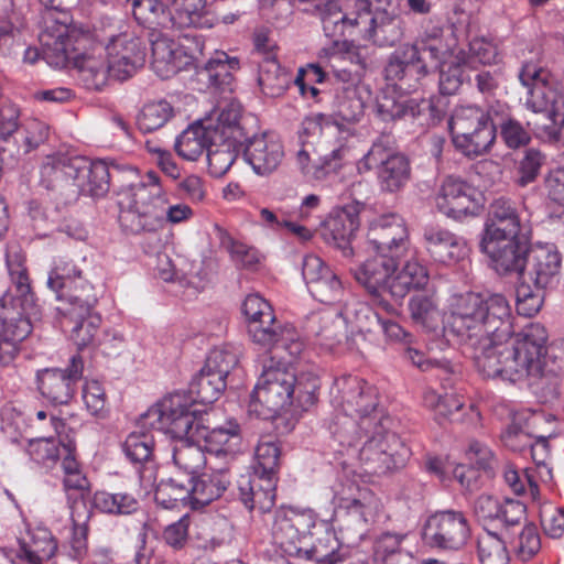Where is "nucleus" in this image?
<instances>
[{"label": "nucleus", "mask_w": 564, "mask_h": 564, "mask_svg": "<svg viewBox=\"0 0 564 564\" xmlns=\"http://www.w3.org/2000/svg\"><path fill=\"white\" fill-rule=\"evenodd\" d=\"M73 324L70 338L79 348L89 346L98 333L101 317L95 311L83 314L80 317L66 316Z\"/></svg>", "instance_id": "nucleus-61"}, {"label": "nucleus", "mask_w": 564, "mask_h": 564, "mask_svg": "<svg viewBox=\"0 0 564 564\" xmlns=\"http://www.w3.org/2000/svg\"><path fill=\"white\" fill-rule=\"evenodd\" d=\"M192 397L185 393H172L148 409L139 419L142 429L150 427L170 434L174 440L172 459L174 465L194 477L206 464L210 463L194 430L196 423Z\"/></svg>", "instance_id": "nucleus-3"}, {"label": "nucleus", "mask_w": 564, "mask_h": 564, "mask_svg": "<svg viewBox=\"0 0 564 564\" xmlns=\"http://www.w3.org/2000/svg\"><path fill=\"white\" fill-rule=\"evenodd\" d=\"M276 357H280L276 354ZM295 373L285 362L270 356L263 360V369L251 394L249 411L270 419L292 405Z\"/></svg>", "instance_id": "nucleus-11"}, {"label": "nucleus", "mask_w": 564, "mask_h": 564, "mask_svg": "<svg viewBox=\"0 0 564 564\" xmlns=\"http://www.w3.org/2000/svg\"><path fill=\"white\" fill-rule=\"evenodd\" d=\"M408 308L413 323L427 333L436 332L440 328L441 321L443 322L434 294L412 296Z\"/></svg>", "instance_id": "nucleus-49"}, {"label": "nucleus", "mask_w": 564, "mask_h": 564, "mask_svg": "<svg viewBox=\"0 0 564 564\" xmlns=\"http://www.w3.org/2000/svg\"><path fill=\"white\" fill-rule=\"evenodd\" d=\"M19 109L12 104L0 106V139L8 141L13 138L18 145V154H28L42 144L48 133L47 126L36 119L19 124Z\"/></svg>", "instance_id": "nucleus-22"}, {"label": "nucleus", "mask_w": 564, "mask_h": 564, "mask_svg": "<svg viewBox=\"0 0 564 564\" xmlns=\"http://www.w3.org/2000/svg\"><path fill=\"white\" fill-rule=\"evenodd\" d=\"M173 116V108L166 100L151 101L141 109L137 123L141 131L151 132L162 128Z\"/></svg>", "instance_id": "nucleus-59"}, {"label": "nucleus", "mask_w": 564, "mask_h": 564, "mask_svg": "<svg viewBox=\"0 0 564 564\" xmlns=\"http://www.w3.org/2000/svg\"><path fill=\"white\" fill-rule=\"evenodd\" d=\"M334 503L364 523L373 517L379 507L375 494L355 480L341 481L335 487Z\"/></svg>", "instance_id": "nucleus-30"}, {"label": "nucleus", "mask_w": 564, "mask_h": 564, "mask_svg": "<svg viewBox=\"0 0 564 564\" xmlns=\"http://www.w3.org/2000/svg\"><path fill=\"white\" fill-rule=\"evenodd\" d=\"M240 355V346L234 344L216 347L209 352L205 367L207 370L226 379L230 371L238 365Z\"/></svg>", "instance_id": "nucleus-58"}, {"label": "nucleus", "mask_w": 564, "mask_h": 564, "mask_svg": "<svg viewBox=\"0 0 564 564\" xmlns=\"http://www.w3.org/2000/svg\"><path fill=\"white\" fill-rule=\"evenodd\" d=\"M480 249L486 253L497 272L509 273L521 271L530 249L519 237L510 240L480 241Z\"/></svg>", "instance_id": "nucleus-34"}, {"label": "nucleus", "mask_w": 564, "mask_h": 564, "mask_svg": "<svg viewBox=\"0 0 564 564\" xmlns=\"http://www.w3.org/2000/svg\"><path fill=\"white\" fill-rule=\"evenodd\" d=\"M519 80L525 89L524 106L535 113H545L552 126L546 127L551 140L560 139L564 127V97L547 82L544 70L532 63H525L519 73Z\"/></svg>", "instance_id": "nucleus-12"}, {"label": "nucleus", "mask_w": 564, "mask_h": 564, "mask_svg": "<svg viewBox=\"0 0 564 564\" xmlns=\"http://www.w3.org/2000/svg\"><path fill=\"white\" fill-rule=\"evenodd\" d=\"M330 395L333 405L346 415L341 432L359 429L368 434L370 429H375L380 433L379 425L386 419L379 409V395L373 386L358 377L343 376L335 380Z\"/></svg>", "instance_id": "nucleus-8"}, {"label": "nucleus", "mask_w": 564, "mask_h": 564, "mask_svg": "<svg viewBox=\"0 0 564 564\" xmlns=\"http://www.w3.org/2000/svg\"><path fill=\"white\" fill-rule=\"evenodd\" d=\"M204 41L200 36L185 35L177 46L160 35L152 41V68L162 79L177 74L189 64L198 67L199 58L204 55Z\"/></svg>", "instance_id": "nucleus-16"}, {"label": "nucleus", "mask_w": 564, "mask_h": 564, "mask_svg": "<svg viewBox=\"0 0 564 564\" xmlns=\"http://www.w3.org/2000/svg\"><path fill=\"white\" fill-rule=\"evenodd\" d=\"M359 225V217L355 208L345 207L327 218L322 235L326 242L340 249L345 257H350L354 254L350 241Z\"/></svg>", "instance_id": "nucleus-37"}, {"label": "nucleus", "mask_w": 564, "mask_h": 564, "mask_svg": "<svg viewBox=\"0 0 564 564\" xmlns=\"http://www.w3.org/2000/svg\"><path fill=\"white\" fill-rule=\"evenodd\" d=\"M93 502L96 509L109 514H131L139 508L138 500L127 492L97 491Z\"/></svg>", "instance_id": "nucleus-56"}, {"label": "nucleus", "mask_w": 564, "mask_h": 564, "mask_svg": "<svg viewBox=\"0 0 564 564\" xmlns=\"http://www.w3.org/2000/svg\"><path fill=\"white\" fill-rule=\"evenodd\" d=\"M306 330L316 338L319 346L333 350L346 337V323L337 312L312 313L306 322Z\"/></svg>", "instance_id": "nucleus-39"}, {"label": "nucleus", "mask_w": 564, "mask_h": 564, "mask_svg": "<svg viewBox=\"0 0 564 564\" xmlns=\"http://www.w3.org/2000/svg\"><path fill=\"white\" fill-rule=\"evenodd\" d=\"M274 333L275 334L271 336L272 339L260 346L267 350H285L293 358L301 356L305 346L297 332L292 326L280 323L275 326Z\"/></svg>", "instance_id": "nucleus-62"}, {"label": "nucleus", "mask_w": 564, "mask_h": 564, "mask_svg": "<svg viewBox=\"0 0 564 564\" xmlns=\"http://www.w3.org/2000/svg\"><path fill=\"white\" fill-rule=\"evenodd\" d=\"M425 246L430 256L437 262L452 264L466 254L463 238L446 229L429 228L424 232Z\"/></svg>", "instance_id": "nucleus-40"}, {"label": "nucleus", "mask_w": 564, "mask_h": 564, "mask_svg": "<svg viewBox=\"0 0 564 564\" xmlns=\"http://www.w3.org/2000/svg\"><path fill=\"white\" fill-rule=\"evenodd\" d=\"M497 112L495 106H491L487 112L476 106L457 107L449 120L453 142L458 138L465 141L464 135H467L468 131L473 130L475 127H480V123L488 120H495L494 115H497Z\"/></svg>", "instance_id": "nucleus-47"}, {"label": "nucleus", "mask_w": 564, "mask_h": 564, "mask_svg": "<svg viewBox=\"0 0 564 564\" xmlns=\"http://www.w3.org/2000/svg\"><path fill=\"white\" fill-rule=\"evenodd\" d=\"M210 128L195 122L188 126L175 140V151L188 161H195L208 148Z\"/></svg>", "instance_id": "nucleus-50"}, {"label": "nucleus", "mask_w": 564, "mask_h": 564, "mask_svg": "<svg viewBox=\"0 0 564 564\" xmlns=\"http://www.w3.org/2000/svg\"><path fill=\"white\" fill-rule=\"evenodd\" d=\"M359 31L365 39L380 46H392L403 35L402 21L386 9L375 8L371 0H357Z\"/></svg>", "instance_id": "nucleus-21"}, {"label": "nucleus", "mask_w": 564, "mask_h": 564, "mask_svg": "<svg viewBox=\"0 0 564 564\" xmlns=\"http://www.w3.org/2000/svg\"><path fill=\"white\" fill-rule=\"evenodd\" d=\"M296 557L314 561L316 564H336L343 561L334 534L323 529L319 532L311 530Z\"/></svg>", "instance_id": "nucleus-44"}, {"label": "nucleus", "mask_w": 564, "mask_h": 564, "mask_svg": "<svg viewBox=\"0 0 564 564\" xmlns=\"http://www.w3.org/2000/svg\"><path fill=\"white\" fill-rule=\"evenodd\" d=\"M78 170L74 178V185L78 189V197L86 195L95 198L104 197L110 188V174L108 166L101 162H89L77 156Z\"/></svg>", "instance_id": "nucleus-38"}, {"label": "nucleus", "mask_w": 564, "mask_h": 564, "mask_svg": "<svg viewBox=\"0 0 564 564\" xmlns=\"http://www.w3.org/2000/svg\"><path fill=\"white\" fill-rule=\"evenodd\" d=\"M555 435V416L542 411L525 410L513 416L502 435L507 447L522 451L531 438H550Z\"/></svg>", "instance_id": "nucleus-24"}, {"label": "nucleus", "mask_w": 564, "mask_h": 564, "mask_svg": "<svg viewBox=\"0 0 564 564\" xmlns=\"http://www.w3.org/2000/svg\"><path fill=\"white\" fill-rule=\"evenodd\" d=\"M132 14L137 22L150 30L171 29V14L160 0H133Z\"/></svg>", "instance_id": "nucleus-51"}, {"label": "nucleus", "mask_w": 564, "mask_h": 564, "mask_svg": "<svg viewBox=\"0 0 564 564\" xmlns=\"http://www.w3.org/2000/svg\"><path fill=\"white\" fill-rule=\"evenodd\" d=\"M308 4L304 10L317 15L321 20L324 34L328 37H337L346 34V31L359 29L360 14L355 2L354 11L346 14L335 0H299Z\"/></svg>", "instance_id": "nucleus-33"}, {"label": "nucleus", "mask_w": 564, "mask_h": 564, "mask_svg": "<svg viewBox=\"0 0 564 564\" xmlns=\"http://www.w3.org/2000/svg\"><path fill=\"white\" fill-rule=\"evenodd\" d=\"M85 40L83 32L69 25L67 13H45L39 34L43 59L54 68L73 66L88 89L100 90L110 78L115 79V69L100 46L77 53Z\"/></svg>", "instance_id": "nucleus-1"}, {"label": "nucleus", "mask_w": 564, "mask_h": 564, "mask_svg": "<svg viewBox=\"0 0 564 564\" xmlns=\"http://www.w3.org/2000/svg\"><path fill=\"white\" fill-rule=\"evenodd\" d=\"M547 333L540 324L525 326L514 338L508 339L507 372L512 382L528 379L531 386L555 394L560 376L564 373V341L546 345Z\"/></svg>", "instance_id": "nucleus-4"}, {"label": "nucleus", "mask_w": 564, "mask_h": 564, "mask_svg": "<svg viewBox=\"0 0 564 564\" xmlns=\"http://www.w3.org/2000/svg\"><path fill=\"white\" fill-rule=\"evenodd\" d=\"M121 226L132 232L154 231L164 220L167 196L154 172L143 178L122 184L117 191Z\"/></svg>", "instance_id": "nucleus-7"}, {"label": "nucleus", "mask_w": 564, "mask_h": 564, "mask_svg": "<svg viewBox=\"0 0 564 564\" xmlns=\"http://www.w3.org/2000/svg\"><path fill=\"white\" fill-rule=\"evenodd\" d=\"M28 454L33 462L45 467L52 468L62 456V445L59 436L32 440L28 446Z\"/></svg>", "instance_id": "nucleus-63"}, {"label": "nucleus", "mask_w": 564, "mask_h": 564, "mask_svg": "<svg viewBox=\"0 0 564 564\" xmlns=\"http://www.w3.org/2000/svg\"><path fill=\"white\" fill-rule=\"evenodd\" d=\"M512 538L486 532L478 539V556L481 564H509L507 543Z\"/></svg>", "instance_id": "nucleus-55"}, {"label": "nucleus", "mask_w": 564, "mask_h": 564, "mask_svg": "<svg viewBox=\"0 0 564 564\" xmlns=\"http://www.w3.org/2000/svg\"><path fill=\"white\" fill-rule=\"evenodd\" d=\"M238 67V59L229 57L225 52H215L204 63L199 74L205 76L214 87L228 86L231 82V70Z\"/></svg>", "instance_id": "nucleus-54"}, {"label": "nucleus", "mask_w": 564, "mask_h": 564, "mask_svg": "<svg viewBox=\"0 0 564 564\" xmlns=\"http://www.w3.org/2000/svg\"><path fill=\"white\" fill-rule=\"evenodd\" d=\"M511 307L501 294L453 295L443 314V332L464 347H478L489 336L507 338L513 334Z\"/></svg>", "instance_id": "nucleus-2"}, {"label": "nucleus", "mask_w": 564, "mask_h": 564, "mask_svg": "<svg viewBox=\"0 0 564 564\" xmlns=\"http://www.w3.org/2000/svg\"><path fill=\"white\" fill-rule=\"evenodd\" d=\"M25 22L21 13L14 9L0 22V54L11 55L15 46L20 45V33Z\"/></svg>", "instance_id": "nucleus-64"}, {"label": "nucleus", "mask_w": 564, "mask_h": 564, "mask_svg": "<svg viewBox=\"0 0 564 564\" xmlns=\"http://www.w3.org/2000/svg\"><path fill=\"white\" fill-rule=\"evenodd\" d=\"M242 312L248 321V332L257 345L267 344L273 336L276 321L273 310L259 294H249L242 304Z\"/></svg>", "instance_id": "nucleus-35"}, {"label": "nucleus", "mask_w": 564, "mask_h": 564, "mask_svg": "<svg viewBox=\"0 0 564 564\" xmlns=\"http://www.w3.org/2000/svg\"><path fill=\"white\" fill-rule=\"evenodd\" d=\"M369 248L390 259H403L410 256L412 245L404 219L397 214H384L369 223L367 232Z\"/></svg>", "instance_id": "nucleus-17"}, {"label": "nucleus", "mask_w": 564, "mask_h": 564, "mask_svg": "<svg viewBox=\"0 0 564 564\" xmlns=\"http://www.w3.org/2000/svg\"><path fill=\"white\" fill-rule=\"evenodd\" d=\"M188 484L192 489L193 509H199L218 499L228 489L230 476L227 467L214 466L210 474L189 477Z\"/></svg>", "instance_id": "nucleus-41"}, {"label": "nucleus", "mask_w": 564, "mask_h": 564, "mask_svg": "<svg viewBox=\"0 0 564 564\" xmlns=\"http://www.w3.org/2000/svg\"><path fill=\"white\" fill-rule=\"evenodd\" d=\"M8 269L15 294L4 295L0 301V362L3 366L14 360L21 343L31 334L30 314L34 308L25 269L10 259Z\"/></svg>", "instance_id": "nucleus-6"}, {"label": "nucleus", "mask_w": 564, "mask_h": 564, "mask_svg": "<svg viewBox=\"0 0 564 564\" xmlns=\"http://www.w3.org/2000/svg\"><path fill=\"white\" fill-rule=\"evenodd\" d=\"M454 40L443 28L427 25L412 44L401 46L386 67L388 80L399 82L401 89H414L416 83L454 57Z\"/></svg>", "instance_id": "nucleus-5"}, {"label": "nucleus", "mask_w": 564, "mask_h": 564, "mask_svg": "<svg viewBox=\"0 0 564 564\" xmlns=\"http://www.w3.org/2000/svg\"><path fill=\"white\" fill-rule=\"evenodd\" d=\"M414 107H416V98L383 94L377 101V113L383 121L413 118Z\"/></svg>", "instance_id": "nucleus-57"}, {"label": "nucleus", "mask_w": 564, "mask_h": 564, "mask_svg": "<svg viewBox=\"0 0 564 564\" xmlns=\"http://www.w3.org/2000/svg\"><path fill=\"white\" fill-rule=\"evenodd\" d=\"M561 256L545 247L530 249L524 265L519 273V281L545 290L557 282Z\"/></svg>", "instance_id": "nucleus-28"}, {"label": "nucleus", "mask_w": 564, "mask_h": 564, "mask_svg": "<svg viewBox=\"0 0 564 564\" xmlns=\"http://www.w3.org/2000/svg\"><path fill=\"white\" fill-rule=\"evenodd\" d=\"M507 338L489 336L488 343L480 344L478 347H465L470 350L471 357L478 371L486 378H500L501 380L512 382V376L506 371L508 368L509 346Z\"/></svg>", "instance_id": "nucleus-31"}, {"label": "nucleus", "mask_w": 564, "mask_h": 564, "mask_svg": "<svg viewBox=\"0 0 564 564\" xmlns=\"http://www.w3.org/2000/svg\"><path fill=\"white\" fill-rule=\"evenodd\" d=\"M95 37L115 69V79L126 80L143 66L147 56L145 43L123 21H100V25L95 29Z\"/></svg>", "instance_id": "nucleus-9"}, {"label": "nucleus", "mask_w": 564, "mask_h": 564, "mask_svg": "<svg viewBox=\"0 0 564 564\" xmlns=\"http://www.w3.org/2000/svg\"><path fill=\"white\" fill-rule=\"evenodd\" d=\"M172 28H212L215 19L206 8L205 0H172L170 9Z\"/></svg>", "instance_id": "nucleus-45"}, {"label": "nucleus", "mask_w": 564, "mask_h": 564, "mask_svg": "<svg viewBox=\"0 0 564 564\" xmlns=\"http://www.w3.org/2000/svg\"><path fill=\"white\" fill-rule=\"evenodd\" d=\"M83 376V360L73 356L65 369L45 368L36 372L37 389L53 404H67L74 397L76 383Z\"/></svg>", "instance_id": "nucleus-25"}, {"label": "nucleus", "mask_w": 564, "mask_h": 564, "mask_svg": "<svg viewBox=\"0 0 564 564\" xmlns=\"http://www.w3.org/2000/svg\"><path fill=\"white\" fill-rule=\"evenodd\" d=\"M284 156L281 142L269 133L254 135L249 139L245 148L246 161L259 175L272 173Z\"/></svg>", "instance_id": "nucleus-36"}, {"label": "nucleus", "mask_w": 564, "mask_h": 564, "mask_svg": "<svg viewBox=\"0 0 564 564\" xmlns=\"http://www.w3.org/2000/svg\"><path fill=\"white\" fill-rule=\"evenodd\" d=\"M57 544L46 530L32 534L30 542H21L12 558L13 564H42L56 552Z\"/></svg>", "instance_id": "nucleus-46"}, {"label": "nucleus", "mask_w": 564, "mask_h": 564, "mask_svg": "<svg viewBox=\"0 0 564 564\" xmlns=\"http://www.w3.org/2000/svg\"><path fill=\"white\" fill-rule=\"evenodd\" d=\"M258 83L267 96L279 97L292 84V75L280 66L275 57L268 55L259 64Z\"/></svg>", "instance_id": "nucleus-48"}, {"label": "nucleus", "mask_w": 564, "mask_h": 564, "mask_svg": "<svg viewBox=\"0 0 564 564\" xmlns=\"http://www.w3.org/2000/svg\"><path fill=\"white\" fill-rule=\"evenodd\" d=\"M314 529L316 514L310 509L275 511L271 528V547L267 550L271 564H288L290 557H296L303 541Z\"/></svg>", "instance_id": "nucleus-13"}, {"label": "nucleus", "mask_w": 564, "mask_h": 564, "mask_svg": "<svg viewBox=\"0 0 564 564\" xmlns=\"http://www.w3.org/2000/svg\"><path fill=\"white\" fill-rule=\"evenodd\" d=\"M520 215L514 203L508 198L495 199L488 213L481 241L510 240L519 237Z\"/></svg>", "instance_id": "nucleus-32"}, {"label": "nucleus", "mask_w": 564, "mask_h": 564, "mask_svg": "<svg viewBox=\"0 0 564 564\" xmlns=\"http://www.w3.org/2000/svg\"><path fill=\"white\" fill-rule=\"evenodd\" d=\"M389 135L379 137L368 152L357 162V171L365 174L377 169L380 188L393 193L402 188L410 178V162L395 151Z\"/></svg>", "instance_id": "nucleus-15"}, {"label": "nucleus", "mask_w": 564, "mask_h": 564, "mask_svg": "<svg viewBox=\"0 0 564 564\" xmlns=\"http://www.w3.org/2000/svg\"><path fill=\"white\" fill-rule=\"evenodd\" d=\"M464 137L465 141L458 138L453 142L457 150L466 156H479L485 154L491 148L496 139L495 120L480 123V127H475Z\"/></svg>", "instance_id": "nucleus-52"}, {"label": "nucleus", "mask_w": 564, "mask_h": 564, "mask_svg": "<svg viewBox=\"0 0 564 564\" xmlns=\"http://www.w3.org/2000/svg\"><path fill=\"white\" fill-rule=\"evenodd\" d=\"M226 379L207 370L204 366L199 373L192 380L189 392L196 395L200 403H213L226 389Z\"/></svg>", "instance_id": "nucleus-53"}, {"label": "nucleus", "mask_w": 564, "mask_h": 564, "mask_svg": "<svg viewBox=\"0 0 564 564\" xmlns=\"http://www.w3.org/2000/svg\"><path fill=\"white\" fill-rule=\"evenodd\" d=\"M56 299L61 303L56 307L57 311L64 316L74 317L93 312L98 301L95 286L85 278H79L75 284L59 293Z\"/></svg>", "instance_id": "nucleus-43"}, {"label": "nucleus", "mask_w": 564, "mask_h": 564, "mask_svg": "<svg viewBox=\"0 0 564 564\" xmlns=\"http://www.w3.org/2000/svg\"><path fill=\"white\" fill-rule=\"evenodd\" d=\"M318 58L343 83L359 82L367 67V48L348 41H333L322 47Z\"/></svg>", "instance_id": "nucleus-20"}, {"label": "nucleus", "mask_w": 564, "mask_h": 564, "mask_svg": "<svg viewBox=\"0 0 564 564\" xmlns=\"http://www.w3.org/2000/svg\"><path fill=\"white\" fill-rule=\"evenodd\" d=\"M322 134V117H307L302 121L299 130L301 149L296 153V163L302 174L314 181L325 180L330 173L336 172L340 161L347 159L349 152L346 145H339L323 153L321 144L316 147V141Z\"/></svg>", "instance_id": "nucleus-14"}, {"label": "nucleus", "mask_w": 564, "mask_h": 564, "mask_svg": "<svg viewBox=\"0 0 564 564\" xmlns=\"http://www.w3.org/2000/svg\"><path fill=\"white\" fill-rule=\"evenodd\" d=\"M302 275L312 296L324 304L344 301L345 290L336 273L317 256L303 258Z\"/></svg>", "instance_id": "nucleus-27"}, {"label": "nucleus", "mask_w": 564, "mask_h": 564, "mask_svg": "<svg viewBox=\"0 0 564 564\" xmlns=\"http://www.w3.org/2000/svg\"><path fill=\"white\" fill-rule=\"evenodd\" d=\"M436 209L454 220L478 215L484 206L481 193L462 178L447 176L437 189Z\"/></svg>", "instance_id": "nucleus-19"}, {"label": "nucleus", "mask_w": 564, "mask_h": 564, "mask_svg": "<svg viewBox=\"0 0 564 564\" xmlns=\"http://www.w3.org/2000/svg\"><path fill=\"white\" fill-rule=\"evenodd\" d=\"M76 161L77 156L51 155L41 166L40 184L64 204L78 198V189L74 185L76 171L79 169Z\"/></svg>", "instance_id": "nucleus-23"}, {"label": "nucleus", "mask_w": 564, "mask_h": 564, "mask_svg": "<svg viewBox=\"0 0 564 564\" xmlns=\"http://www.w3.org/2000/svg\"><path fill=\"white\" fill-rule=\"evenodd\" d=\"M402 260L404 263L397 268L390 282V295L394 299H403L412 290L424 289L430 281L427 268L415 258L413 249Z\"/></svg>", "instance_id": "nucleus-42"}, {"label": "nucleus", "mask_w": 564, "mask_h": 564, "mask_svg": "<svg viewBox=\"0 0 564 564\" xmlns=\"http://www.w3.org/2000/svg\"><path fill=\"white\" fill-rule=\"evenodd\" d=\"M376 433L375 429H370L368 434L356 429L351 432H338L339 442L343 445L355 446L362 438H366L359 449V460L365 465V470L369 474H383L386 471L404 466L410 457V449L394 434L386 431L383 422L379 425Z\"/></svg>", "instance_id": "nucleus-10"}, {"label": "nucleus", "mask_w": 564, "mask_h": 564, "mask_svg": "<svg viewBox=\"0 0 564 564\" xmlns=\"http://www.w3.org/2000/svg\"><path fill=\"white\" fill-rule=\"evenodd\" d=\"M194 430L199 440L204 441V448L209 459L219 458L224 464H229L240 451V427L236 421H228L226 426L212 430L194 424Z\"/></svg>", "instance_id": "nucleus-29"}, {"label": "nucleus", "mask_w": 564, "mask_h": 564, "mask_svg": "<svg viewBox=\"0 0 564 564\" xmlns=\"http://www.w3.org/2000/svg\"><path fill=\"white\" fill-rule=\"evenodd\" d=\"M422 538L432 549L458 551L470 538V525L462 511H437L425 521Z\"/></svg>", "instance_id": "nucleus-18"}, {"label": "nucleus", "mask_w": 564, "mask_h": 564, "mask_svg": "<svg viewBox=\"0 0 564 564\" xmlns=\"http://www.w3.org/2000/svg\"><path fill=\"white\" fill-rule=\"evenodd\" d=\"M402 260L390 259L376 253L372 258L366 260L354 269L355 279L378 301V304L387 312L393 310L384 296L390 295V282L397 268Z\"/></svg>", "instance_id": "nucleus-26"}, {"label": "nucleus", "mask_w": 564, "mask_h": 564, "mask_svg": "<svg viewBox=\"0 0 564 564\" xmlns=\"http://www.w3.org/2000/svg\"><path fill=\"white\" fill-rule=\"evenodd\" d=\"M155 501L165 509L180 506H189L193 509L191 486L188 482L187 485L178 484L174 479L160 484L155 491Z\"/></svg>", "instance_id": "nucleus-60"}]
</instances>
